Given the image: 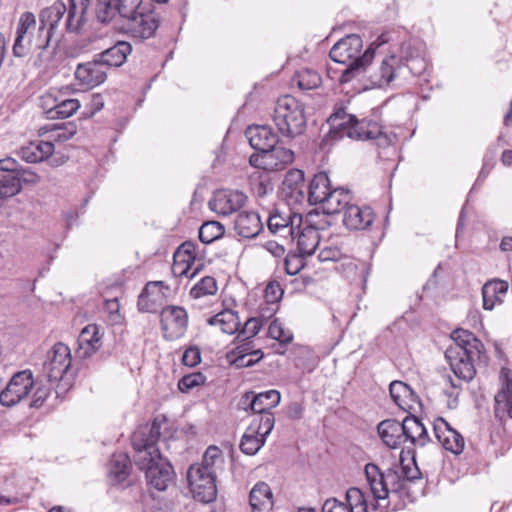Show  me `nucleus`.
Here are the masks:
<instances>
[{"instance_id":"obj_1","label":"nucleus","mask_w":512,"mask_h":512,"mask_svg":"<svg viewBox=\"0 0 512 512\" xmlns=\"http://www.w3.org/2000/svg\"><path fill=\"white\" fill-rule=\"evenodd\" d=\"M225 459L217 446H209L199 463L192 464L187 472L189 489L195 499L209 503L217 496V478L224 470Z\"/></svg>"},{"instance_id":"obj_2","label":"nucleus","mask_w":512,"mask_h":512,"mask_svg":"<svg viewBox=\"0 0 512 512\" xmlns=\"http://www.w3.org/2000/svg\"><path fill=\"white\" fill-rule=\"evenodd\" d=\"M384 42L385 40L371 43L362 56H360V52L363 41L359 35L351 34L335 43L330 50V58L334 62L347 65L341 74L340 81L342 83L350 82L354 77L365 72L374 57L375 49Z\"/></svg>"},{"instance_id":"obj_3","label":"nucleus","mask_w":512,"mask_h":512,"mask_svg":"<svg viewBox=\"0 0 512 512\" xmlns=\"http://www.w3.org/2000/svg\"><path fill=\"white\" fill-rule=\"evenodd\" d=\"M451 338L454 343L447 348L445 357L459 379L470 381L476 374L473 359L479 352L480 342L472 332L464 329L454 330Z\"/></svg>"},{"instance_id":"obj_4","label":"nucleus","mask_w":512,"mask_h":512,"mask_svg":"<svg viewBox=\"0 0 512 512\" xmlns=\"http://www.w3.org/2000/svg\"><path fill=\"white\" fill-rule=\"evenodd\" d=\"M272 120L282 136L295 138L306 129L305 106L291 95L279 97L274 105Z\"/></svg>"},{"instance_id":"obj_5","label":"nucleus","mask_w":512,"mask_h":512,"mask_svg":"<svg viewBox=\"0 0 512 512\" xmlns=\"http://www.w3.org/2000/svg\"><path fill=\"white\" fill-rule=\"evenodd\" d=\"M72 358L70 348L64 343H56L47 354L43 371L50 382H57L56 393L66 391L71 386L69 369Z\"/></svg>"},{"instance_id":"obj_6","label":"nucleus","mask_w":512,"mask_h":512,"mask_svg":"<svg viewBox=\"0 0 512 512\" xmlns=\"http://www.w3.org/2000/svg\"><path fill=\"white\" fill-rule=\"evenodd\" d=\"M135 463L145 471L147 483L159 491L165 490L173 479L172 466L161 457V454L149 455V452L135 454Z\"/></svg>"},{"instance_id":"obj_7","label":"nucleus","mask_w":512,"mask_h":512,"mask_svg":"<svg viewBox=\"0 0 512 512\" xmlns=\"http://www.w3.org/2000/svg\"><path fill=\"white\" fill-rule=\"evenodd\" d=\"M367 484L376 501L386 500L390 493H396L403 487V481L397 472H382L374 463H368L364 469Z\"/></svg>"},{"instance_id":"obj_8","label":"nucleus","mask_w":512,"mask_h":512,"mask_svg":"<svg viewBox=\"0 0 512 512\" xmlns=\"http://www.w3.org/2000/svg\"><path fill=\"white\" fill-rule=\"evenodd\" d=\"M160 25V18L154 12L135 14L125 18L119 30L136 40H147L155 36Z\"/></svg>"},{"instance_id":"obj_9","label":"nucleus","mask_w":512,"mask_h":512,"mask_svg":"<svg viewBox=\"0 0 512 512\" xmlns=\"http://www.w3.org/2000/svg\"><path fill=\"white\" fill-rule=\"evenodd\" d=\"M294 161V152L283 146H273L264 153H254L249 158L251 166L266 171H279L285 169Z\"/></svg>"},{"instance_id":"obj_10","label":"nucleus","mask_w":512,"mask_h":512,"mask_svg":"<svg viewBox=\"0 0 512 512\" xmlns=\"http://www.w3.org/2000/svg\"><path fill=\"white\" fill-rule=\"evenodd\" d=\"M342 133L355 140H374L381 147L389 146L393 141V137L385 134L377 122L365 119L359 121L355 118Z\"/></svg>"},{"instance_id":"obj_11","label":"nucleus","mask_w":512,"mask_h":512,"mask_svg":"<svg viewBox=\"0 0 512 512\" xmlns=\"http://www.w3.org/2000/svg\"><path fill=\"white\" fill-rule=\"evenodd\" d=\"M160 325L166 340L172 341L181 338L188 327V314L183 307L167 306L160 314Z\"/></svg>"},{"instance_id":"obj_12","label":"nucleus","mask_w":512,"mask_h":512,"mask_svg":"<svg viewBox=\"0 0 512 512\" xmlns=\"http://www.w3.org/2000/svg\"><path fill=\"white\" fill-rule=\"evenodd\" d=\"M34 386L31 371L24 370L16 373L6 388L0 393V403L3 406L12 407L29 395Z\"/></svg>"},{"instance_id":"obj_13","label":"nucleus","mask_w":512,"mask_h":512,"mask_svg":"<svg viewBox=\"0 0 512 512\" xmlns=\"http://www.w3.org/2000/svg\"><path fill=\"white\" fill-rule=\"evenodd\" d=\"M246 201L247 196L239 190L220 189L214 192L209 207L218 215L229 216L240 212Z\"/></svg>"},{"instance_id":"obj_14","label":"nucleus","mask_w":512,"mask_h":512,"mask_svg":"<svg viewBox=\"0 0 512 512\" xmlns=\"http://www.w3.org/2000/svg\"><path fill=\"white\" fill-rule=\"evenodd\" d=\"M303 225V218L300 214L292 213L290 210L281 212L274 209L269 213L267 226L271 233L294 239L296 229Z\"/></svg>"},{"instance_id":"obj_15","label":"nucleus","mask_w":512,"mask_h":512,"mask_svg":"<svg viewBox=\"0 0 512 512\" xmlns=\"http://www.w3.org/2000/svg\"><path fill=\"white\" fill-rule=\"evenodd\" d=\"M170 294V288L163 281L146 284L138 298V309L141 312L155 313L163 306Z\"/></svg>"},{"instance_id":"obj_16","label":"nucleus","mask_w":512,"mask_h":512,"mask_svg":"<svg viewBox=\"0 0 512 512\" xmlns=\"http://www.w3.org/2000/svg\"><path fill=\"white\" fill-rule=\"evenodd\" d=\"M500 389L494 397V414L504 421L512 419V375L507 368H502L499 376Z\"/></svg>"},{"instance_id":"obj_17","label":"nucleus","mask_w":512,"mask_h":512,"mask_svg":"<svg viewBox=\"0 0 512 512\" xmlns=\"http://www.w3.org/2000/svg\"><path fill=\"white\" fill-rule=\"evenodd\" d=\"M317 216V214H309L303 220V225L296 229L294 238L297 239V249L302 256L312 255L320 243L319 227L313 220Z\"/></svg>"},{"instance_id":"obj_18","label":"nucleus","mask_w":512,"mask_h":512,"mask_svg":"<svg viewBox=\"0 0 512 512\" xmlns=\"http://www.w3.org/2000/svg\"><path fill=\"white\" fill-rule=\"evenodd\" d=\"M281 400L280 392L268 390L259 394L248 392L240 401V405L247 410L248 407L257 414L271 413L270 410L276 407Z\"/></svg>"},{"instance_id":"obj_19","label":"nucleus","mask_w":512,"mask_h":512,"mask_svg":"<svg viewBox=\"0 0 512 512\" xmlns=\"http://www.w3.org/2000/svg\"><path fill=\"white\" fill-rule=\"evenodd\" d=\"M434 433L442 446L453 454H460L465 446L463 436L454 430L443 418H438L434 422Z\"/></svg>"},{"instance_id":"obj_20","label":"nucleus","mask_w":512,"mask_h":512,"mask_svg":"<svg viewBox=\"0 0 512 512\" xmlns=\"http://www.w3.org/2000/svg\"><path fill=\"white\" fill-rule=\"evenodd\" d=\"M102 337L103 331L100 326L89 324L84 327L78 337L77 356L85 359L96 353L102 347Z\"/></svg>"},{"instance_id":"obj_21","label":"nucleus","mask_w":512,"mask_h":512,"mask_svg":"<svg viewBox=\"0 0 512 512\" xmlns=\"http://www.w3.org/2000/svg\"><path fill=\"white\" fill-rule=\"evenodd\" d=\"M75 78L82 86L92 88L102 84L107 78V69L98 58L85 64H78L75 71Z\"/></svg>"},{"instance_id":"obj_22","label":"nucleus","mask_w":512,"mask_h":512,"mask_svg":"<svg viewBox=\"0 0 512 512\" xmlns=\"http://www.w3.org/2000/svg\"><path fill=\"white\" fill-rule=\"evenodd\" d=\"M245 136L251 147L257 151L256 153H264L278 143L277 134L267 125L249 126L245 131Z\"/></svg>"},{"instance_id":"obj_23","label":"nucleus","mask_w":512,"mask_h":512,"mask_svg":"<svg viewBox=\"0 0 512 512\" xmlns=\"http://www.w3.org/2000/svg\"><path fill=\"white\" fill-rule=\"evenodd\" d=\"M374 221V213L368 206L350 204L344 212L343 223L349 230H365Z\"/></svg>"},{"instance_id":"obj_24","label":"nucleus","mask_w":512,"mask_h":512,"mask_svg":"<svg viewBox=\"0 0 512 512\" xmlns=\"http://www.w3.org/2000/svg\"><path fill=\"white\" fill-rule=\"evenodd\" d=\"M195 258V245L192 242H184L174 253L173 273L178 276L193 278L197 273V269L193 272H190V270L191 264L194 263Z\"/></svg>"},{"instance_id":"obj_25","label":"nucleus","mask_w":512,"mask_h":512,"mask_svg":"<svg viewBox=\"0 0 512 512\" xmlns=\"http://www.w3.org/2000/svg\"><path fill=\"white\" fill-rule=\"evenodd\" d=\"M391 398L402 410L412 414L420 406L418 396L402 381H393L389 386Z\"/></svg>"},{"instance_id":"obj_26","label":"nucleus","mask_w":512,"mask_h":512,"mask_svg":"<svg viewBox=\"0 0 512 512\" xmlns=\"http://www.w3.org/2000/svg\"><path fill=\"white\" fill-rule=\"evenodd\" d=\"M67 11V7L64 2L58 0L54 2L50 7L43 9L39 15L40 19V27L39 30H44L46 27L47 37L44 45L40 46V48L45 49L49 44V41L53 35L54 30L56 29L57 24L62 19L64 14Z\"/></svg>"},{"instance_id":"obj_27","label":"nucleus","mask_w":512,"mask_h":512,"mask_svg":"<svg viewBox=\"0 0 512 512\" xmlns=\"http://www.w3.org/2000/svg\"><path fill=\"white\" fill-rule=\"evenodd\" d=\"M263 224L258 213L242 210L234 220L235 232L243 238H254L262 230Z\"/></svg>"},{"instance_id":"obj_28","label":"nucleus","mask_w":512,"mask_h":512,"mask_svg":"<svg viewBox=\"0 0 512 512\" xmlns=\"http://www.w3.org/2000/svg\"><path fill=\"white\" fill-rule=\"evenodd\" d=\"M401 67V59L395 55H389L383 58L380 66L370 76V82L377 87H383L389 84L396 77L397 71Z\"/></svg>"},{"instance_id":"obj_29","label":"nucleus","mask_w":512,"mask_h":512,"mask_svg":"<svg viewBox=\"0 0 512 512\" xmlns=\"http://www.w3.org/2000/svg\"><path fill=\"white\" fill-rule=\"evenodd\" d=\"M404 443L410 442L415 447H424L429 441L427 430L415 416H407L402 421Z\"/></svg>"},{"instance_id":"obj_30","label":"nucleus","mask_w":512,"mask_h":512,"mask_svg":"<svg viewBox=\"0 0 512 512\" xmlns=\"http://www.w3.org/2000/svg\"><path fill=\"white\" fill-rule=\"evenodd\" d=\"M132 52V46L126 41H119L114 46L96 55L102 65L108 70L110 67L122 66L127 56Z\"/></svg>"},{"instance_id":"obj_31","label":"nucleus","mask_w":512,"mask_h":512,"mask_svg":"<svg viewBox=\"0 0 512 512\" xmlns=\"http://www.w3.org/2000/svg\"><path fill=\"white\" fill-rule=\"evenodd\" d=\"M160 435V424L156 420L153 421L151 427L149 428L148 435H145L140 432L136 433L133 438V447L136 451V454L145 451L149 452V455L158 456L160 452L158 447L156 446V443L160 438Z\"/></svg>"},{"instance_id":"obj_32","label":"nucleus","mask_w":512,"mask_h":512,"mask_svg":"<svg viewBox=\"0 0 512 512\" xmlns=\"http://www.w3.org/2000/svg\"><path fill=\"white\" fill-rule=\"evenodd\" d=\"M252 512H270L273 507V494L269 485L258 482L254 485L249 495Z\"/></svg>"},{"instance_id":"obj_33","label":"nucleus","mask_w":512,"mask_h":512,"mask_svg":"<svg viewBox=\"0 0 512 512\" xmlns=\"http://www.w3.org/2000/svg\"><path fill=\"white\" fill-rule=\"evenodd\" d=\"M508 288L509 284L504 280L496 279L485 283L482 288L483 308L492 310L497 304H501Z\"/></svg>"},{"instance_id":"obj_34","label":"nucleus","mask_w":512,"mask_h":512,"mask_svg":"<svg viewBox=\"0 0 512 512\" xmlns=\"http://www.w3.org/2000/svg\"><path fill=\"white\" fill-rule=\"evenodd\" d=\"M378 433L386 446L392 449L398 448L404 443L402 422L388 419L378 425Z\"/></svg>"},{"instance_id":"obj_35","label":"nucleus","mask_w":512,"mask_h":512,"mask_svg":"<svg viewBox=\"0 0 512 512\" xmlns=\"http://www.w3.org/2000/svg\"><path fill=\"white\" fill-rule=\"evenodd\" d=\"M90 0H70L69 8H67V18L65 28L68 32H79L81 29L85 14L89 7Z\"/></svg>"},{"instance_id":"obj_36","label":"nucleus","mask_w":512,"mask_h":512,"mask_svg":"<svg viewBox=\"0 0 512 512\" xmlns=\"http://www.w3.org/2000/svg\"><path fill=\"white\" fill-rule=\"evenodd\" d=\"M351 195L343 188L331 189L325 200L322 202L324 213L332 215L346 210L350 205Z\"/></svg>"},{"instance_id":"obj_37","label":"nucleus","mask_w":512,"mask_h":512,"mask_svg":"<svg viewBox=\"0 0 512 512\" xmlns=\"http://www.w3.org/2000/svg\"><path fill=\"white\" fill-rule=\"evenodd\" d=\"M304 173L299 169L289 170L282 183V190L286 196L299 201L304 197Z\"/></svg>"},{"instance_id":"obj_38","label":"nucleus","mask_w":512,"mask_h":512,"mask_svg":"<svg viewBox=\"0 0 512 512\" xmlns=\"http://www.w3.org/2000/svg\"><path fill=\"white\" fill-rule=\"evenodd\" d=\"M331 189L329 177L325 172L314 175L309 184V202L314 205L322 204Z\"/></svg>"},{"instance_id":"obj_39","label":"nucleus","mask_w":512,"mask_h":512,"mask_svg":"<svg viewBox=\"0 0 512 512\" xmlns=\"http://www.w3.org/2000/svg\"><path fill=\"white\" fill-rule=\"evenodd\" d=\"M97 19L104 24H112L114 29L119 30L123 23L119 18L118 5L115 0H97Z\"/></svg>"},{"instance_id":"obj_40","label":"nucleus","mask_w":512,"mask_h":512,"mask_svg":"<svg viewBox=\"0 0 512 512\" xmlns=\"http://www.w3.org/2000/svg\"><path fill=\"white\" fill-rule=\"evenodd\" d=\"M208 323L212 326H218L223 333L232 335L239 330L240 320L238 315L232 310H223L210 317Z\"/></svg>"},{"instance_id":"obj_41","label":"nucleus","mask_w":512,"mask_h":512,"mask_svg":"<svg viewBox=\"0 0 512 512\" xmlns=\"http://www.w3.org/2000/svg\"><path fill=\"white\" fill-rule=\"evenodd\" d=\"M131 462L124 453L114 454L110 461V475L117 482H123L129 475Z\"/></svg>"},{"instance_id":"obj_42","label":"nucleus","mask_w":512,"mask_h":512,"mask_svg":"<svg viewBox=\"0 0 512 512\" xmlns=\"http://www.w3.org/2000/svg\"><path fill=\"white\" fill-rule=\"evenodd\" d=\"M218 287L215 278L205 276L200 279L191 289L189 295L192 299L198 300L217 293Z\"/></svg>"},{"instance_id":"obj_43","label":"nucleus","mask_w":512,"mask_h":512,"mask_svg":"<svg viewBox=\"0 0 512 512\" xmlns=\"http://www.w3.org/2000/svg\"><path fill=\"white\" fill-rule=\"evenodd\" d=\"M293 82L296 83L301 90H311L321 84V77L316 71L305 68L294 75Z\"/></svg>"},{"instance_id":"obj_44","label":"nucleus","mask_w":512,"mask_h":512,"mask_svg":"<svg viewBox=\"0 0 512 512\" xmlns=\"http://www.w3.org/2000/svg\"><path fill=\"white\" fill-rule=\"evenodd\" d=\"M275 424V418L273 413L259 414L250 424L248 428L251 432L258 434L262 438H265L271 433Z\"/></svg>"},{"instance_id":"obj_45","label":"nucleus","mask_w":512,"mask_h":512,"mask_svg":"<svg viewBox=\"0 0 512 512\" xmlns=\"http://www.w3.org/2000/svg\"><path fill=\"white\" fill-rule=\"evenodd\" d=\"M225 232L224 226L217 221H208L199 228V239L205 244H209L214 240L223 236Z\"/></svg>"},{"instance_id":"obj_46","label":"nucleus","mask_w":512,"mask_h":512,"mask_svg":"<svg viewBox=\"0 0 512 512\" xmlns=\"http://www.w3.org/2000/svg\"><path fill=\"white\" fill-rule=\"evenodd\" d=\"M264 443L265 438H262L258 434L251 432V429L247 428L246 432L242 436L240 449L247 455H255L264 445Z\"/></svg>"},{"instance_id":"obj_47","label":"nucleus","mask_w":512,"mask_h":512,"mask_svg":"<svg viewBox=\"0 0 512 512\" xmlns=\"http://www.w3.org/2000/svg\"><path fill=\"white\" fill-rule=\"evenodd\" d=\"M346 501L349 512H367L368 510L367 500L359 488H350L346 493Z\"/></svg>"},{"instance_id":"obj_48","label":"nucleus","mask_w":512,"mask_h":512,"mask_svg":"<svg viewBox=\"0 0 512 512\" xmlns=\"http://www.w3.org/2000/svg\"><path fill=\"white\" fill-rule=\"evenodd\" d=\"M22 186L18 184V180L12 176L0 175V204L4 199L10 198L18 194Z\"/></svg>"},{"instance_id":"obj_49","label":"nucleus","mask_w":512,"mask_h":512,"mask_svg":"<svg viewBox=\"0 0 512 512\" xmlns=\"http://www.w3.org/2000/svg\"><path fill=\"white\" fill-rule=\"evenodd\" d=\"M60 100L62 98L51 91L41 97L40 105L48 119H55Z\"/></svg>"},{"instance_id":"obj_50","label":"nucleus","mask_w":512,"mask_h":512,"mask_svg":"<svg viewBox=\"0 0 512 512\" xmlns=\"http://www.w3.org/2000/svg\"><path fill=\"white\" fill-rule=\"evenodd\" d=\"M263 355V352L259 349L252 352H245L243 349H240L239 355L235 359V364L238 367H249L261 360Z\"/></svg>"},{"instance_id":"obj_51","label":"nucleus","mask_w":512,"mask_h":512,"mask_svg":"<svg viewBox=\"0 0 512 512\" xmlns=\"http://www.w3.org/2000/svg\"><path fill=\"white\" fill-rule=\"evenodd\" d=\"M80 108V103L77 99H63L60 100L59 106L57 108V114L55 115V119L59 118H68L72 116L76 111Z\"/></svg>"},{"instance_id":"obj_52","label":"nucleus","mask_w":512,"mask_h":512,"mask_svg":"<svg viewBox=\"0 0 512 512\" xmlns=\"http://www.w3.org/2000/svg\"><path fill=\"white\" fill-rule=\"evenodd\" d=\"M77 133V126L73 122H67L61 127H55L52 131V139L58 142H65Z\"/></svg>"},{"instance_id":"obj_53","label":"nucleus","mask_w":512,"mask_h":512,"mask_svg":"<svg viewBox=\"0 0 512 512\" xmlns=\"http://www.w3.org/2000/svg\"><path fill=\"white\" fill-rule=\"evenodd\" d=\"M205 376L202 373H191L183 376L179 382L178 387L182 392H187L205 382Z\"/></svg>"},{"instance_id":"obj_54","label":"nucleus","mask_w":512,"mask_h":512,"mask_svg":"<svg viewBox=\"0 0 512 512\" xmlns=\"http://www.w3.org/2000/svg\"><path fill=\"white\" fill-rule=\"evenodd\" d=\"M268 335L281 343H289L292 341L290 332L285 331L282 324L277 320H273L268 328Z\"/></svg>"},{"instance_id":"obj_55","label":"nucleus","mask_w":512,"mask_h":512,"mask_svg":"<svg viewBox=\"0 0 512 512\" xmlns=\"http://www.w3.org/2000/svg\"><path fill=\"white\" fill-rule=\"evenodd\" d=\"M353 120H355V116L348 114L344 108L336 110L329 118L331 125L341 131L345 129V126L353 122Z\"/></svg>"},{"instance_id":"obj_56","label":"nucleus","mask_w":512,"mask_h":512,"mask_svg":"<svg viewBox=\"0 0 512 512\" xmlns=\"http://www.w3.org/2000/svg\"><path fill=\"white\" fill-rule=\"evenodd\" d=\"M35 26H36L35 15L31 12H25L20 16V19H19V22L17 25L16 35L17 36H25V37L29 36L28 32L31 29H34Z\"/></svg>"},{"instance_id":"obj_57","label":"nucleus","mask_w":512,"mask_h":512,"mask_svg":"<svg viewBox=\"0 0 512 512\" xmlns=\"http://www.w3.org/2000/svg\"><path fill=\"white\" fill-rule=\"evenodd\" d=\"M118 5L119 18H125L138 12L142 0H115Z\"/></svg>"},{"instance_id":"obj_58","label":"nucleus","mask_w":512,"mask_h":512,"mask_svg":"<svg viewBox=\"0 0 512 512\" xmlns=\"http://www.w3.org/2000/svg\"><path fill=\"white\" fill-rule=\"evenodd\" d=\"M304 267L303 256L298 254H288L284 260V268L287 274L296 275Z\"/></svg>"},{"instance_id":"obj_59","label":"nucleus","mask_w":512,"mask_h":512,"mask_svg":"<svg viewBox=\"0 0 512 512\" xmlns=\"http://www.w3.org/2000/svg\"><path fill=\"white\" fill-rule=\"evenodd\" d=\"M2 176H12L18 180V184L21 186V182L35 185L40 182V176L35 172L28 169L21 168L16 174H3Z\"/></svg>"},{"instance_id":"obj_60","label":"nucleus","mask_w":512,"mask_h":512,"mask_svg":"<svg viewBox=\"0 0 512 512\" xmlns=\"http://www.w3.org/2000/svg\"><path fill=\"white\" fill-rule=\"evenodd\" d=\"M262 327V322L259 318H250L245 322L244 327L239 332L238 337L248 339L256 336Z\"/></svg>"},{"instance_id":"obj_61","label":"nucleus","mask_w":512,"mask_h":512,"mask_svg":"<svg viewBox=\"0 0 512 512\" xmlns=\"http://www.w3.org/2000/svg\"><path fill=\"white\" fill-rule=\"evenodd\" d=\"M342 256V251L338 246H325L320 250L318 259L320 262H336L339 261Z\"/></svg>"},{"instance_id":"obj_62","label":"nucleus","mask_w":512,"mask_h":512,"mask_svg":"<svg viewBox=\"0 0 512 512\" xmlns=\"http://www.w3.org/2000/svg\"><path fill=\"white\" fill-rule=\"evenodd\" d=\"M18 155L22 160L28 163H36L42 161L39 157L37 147L34 142H31L27 146L22 147L18 151Z\"/></svg>"},{"instance_id":"obj_63","label":"nucleus","mask_w":512,"mask_h":512,"mask_svg":"<svg viewBox=\"0 0 512 512\" xmlns=\"http://www.w3.org/2000/svg\"><path fill=\"white\" fill-rule=\"evenodd\" d=\"M31 45V39L29 36H17L15 37L13 45V54L16 57H24L27 55Z\"/></svg>"},{"instance_id":"obj_64","label":"nucleus","mask_w":512,"mask_h":512,"mask_svg":"<svg viewBox=\"0 0 512 512\" xmlns=\"http://www.w3.org/2000/svg\"><path fill=\"white\" fill-rule=\"evenodd\" d=\"M322 512H349L344 502L338 501L336 498L327 499L323 506Z\"/></svg>"}]
</instances>
